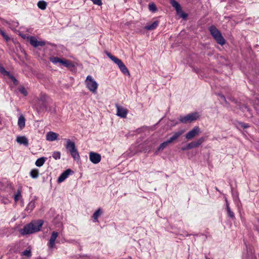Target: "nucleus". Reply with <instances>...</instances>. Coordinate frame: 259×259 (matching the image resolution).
<instances>
[{"label":"nucleus","instance_id":"nucleus-1","mask_svg":"<svg viewBox=\"0 0 259 259\" xmlns=\"http://www.w3.org/2000/svg\"><path fill=\"white\" fill-rule=\"evenodd\" d=\"M43 224L44 221L42 220L32 221L30 223L24 226L23 229H20L19 232L22 235L37 232L40 230Z\"/></svg>","mask_w":259,"mask_h":259},{"label":"nucleus","instance_id":"nucleus-2","mask_svg":"<svg viewBox=\"0 0 259 259\" xmlns=\"http://www.w3.org/2000/svg\"><path fill=\"white\" fill-rule=\"evenodd\" d=\"M66 142V148L69 151L71 156L75 160L80 159V156L74 142L69 139H65Z\"/></svg>","mask_w":259,"mask_h":259},{"label":"nucleus","instance_id":"nucleus-3","mask_svg":"<svg viewBox=\"0 0 259 259\" xmlns=\"http://www.w3.org/2000/svg\"><path fill=\"white\" fill-rule=\"evenodd\" d=\"M106 55L115 64L118 66L120 71L124 74L130 75V72L127 68L125 66V65L120 59L113 56L111 53L109 52H106Z\"/></svg>","mask_w":259,"mask_h":259},{"label":"nucleus","instance_id":"nucleus-4","mask_svg":"<svg viewBox=\"0 0 259 259\" xmlns=\"http://www.w3.org/2000/svg\"><path fill=\"white\" fill-rule=\"evenodd\" d=\"M210 34L216 40L218 44L221 45H224L225 44V40L223 37L220 31L214 25H212L209 28Z\"/></svg>","mask_w":259,"mask_h":259},{"label":"nucleus","instance_id":"nucleus-5","mask_svg":"<svg viewBox=\"0 0 259 259\" xmlns=\"http://www.w3.org/2000/svg\"><path fill=\"white\" fill-rule=\"evenodd\" d=\"M199 117L198 112H195L186 116H180L179 117L180 122L187 123H190L193 121L196 120Z\"/></svg>","mask_w":259,"mask_h":259},{"label":"nucleus","instance_id":"nucleus-6","mask_svg":"<svg viewBox=\"0 0 259 259\" xmlns=\"http://www.w3.org/2000/svg\"><path fill=\"white\" fill-rule=\"evenodd\" d=\"M87 88L92 93H96L98 84L91 75L87 76L85 80Z\"/></svg>","mask_w":259,"mask_h":259},{"label":"nucleus","instance_id":"nucleus-7","mask_svg":"<svg viewBox=\"0 0 259 259\" xmlns=\"http://www.w3.org/2000/svg\"><path fill=\"white\" fill-rule=\"evenodd\" d=\"M50 61L55 64L59 63L61 65L66 67H71L73 66V64L70 61L60 59L58 57H51L50 58Z\"/></svg>","mask_w":259,"mask_h":259},{"label":"nucleus","instance_id":"nucleus-8","mask_svg":"<svg viewBox=\"0 0 259 259\" xmlns=\"http://www.w3.org/2000/svg\"><path fill=\"white\" fill-rule=\"evenodd\" d=\"M200 132L201 131L199 127L195 126L186 134L185 138L188 140H190L198 136Z\"/></svg>","mask_w":259,"mask_h":259},{"label":"nucleus","instance_id":"nucleus-9","mask_svg":"<svg viewBox=\"0 0 259 259\" xmlns=\"http://www.w3.org/2000/svg\"><path fill=\"white\" fill-rule=\"evenodd\" d=\"M89 159L93 163L98 164L101 161V156L99 153L91 152L89 153Z\"/></svg>","mask_w":259,"mask_h":259},{"label":"nucleus","instance_id":"nucleus-10","mask_svg":"<svg viewBox=\"0 0 259 259\" xmlns=\"http://www.w3.org/2000/svg\"><path fill=\"white\" fill-rule=\"evenodd\" d=\"M117 109L116 115L122 118H125L128 113L127 110L121 106H119L117 104H115Z\"/></svg>","mask_w":259,"mask_h":259},{"label":"nucleus","instance_id":"nucleus-11","mask_svg":"<svg viewBox=\"0 0 259 259\" xmlns=\"http://www.w3.org/2000/svg\"><path fill=\"white\" fill-rule=\"evenodd\" d=\"M30 44L31 46H32L34 48H37L39 46L42 47L44 46L46 44L45 42L44 41H38L37 39L34 36H31L29 38Z\"/></svg>","mask_w":259,"mask_h":259},{"label":"nucleus","instance_id":"nucleus-12","mask_svg":"<svg viewBox=\"0 0 259 259\" xmlns=\"http://www.w3.org/2000/svg\"><path fill=\"white\" fill-rule=\"evenodd\" d=\"M73 171L70 169H67L62 172L58 179V182H63L70 174H73Z\"/></svg>","mask_w":259,"mask_h":259},{"label":"nucleus","instance_id":"nucleus-13","mask_svg":"<svg viewBox=\"0 0 259 259\" xmlns=\"http://www.w3.org/2000/svg\"><path fill=\"white\" fill-rule=\"evenodd\" d=\"M59 134L53 132H49L47 133L46 140L52 142L58 139Z\"/></svg>","mask_w":259,"mask_h":259},{"label":"nucleus","instance_id":"nucleus-14","mask_svg":"<svg viewBox=\"0 0 259 259\" xmlns=\"http://www.w3.org/2000/svg\"><path fill=\"white\" fill-rule=\"evenodd\" d=\"M58 236V233L57 232H53L49 240V246L50 248H53L55 245V242Z\"/></svg>","mask_w":259,"mask_h":259},{"label":"nucleus","instance_id":"nucleus-15","mask_svg":"<svg viewBox=\"0 0 259 259\" xmlns=\"http://www.w3.org/2000/svg\"><path fill=\"white\" fill-rule=\"evenodd\" d=\"M16 141L20 144L24 145L26 147L28 146V140L25 136L17 137Z\"/></svg>","mask_w":259,"mask_h":259},{"label":"nucleus","instance_id":"nucleus-16","mask_svg":"<svg viewBox=\"0 0 259 259\" xmlns=\"http://www.w3.org/2000/svg\"><path fill=\"white\" fill-rule=\"evenodd\" d=\"M159 22L158 20H156L152 23L147 24L145 28L148 30H152L155 29L159 25Z\"/></svg>","mask_w":259,"mask_h":259},{"label":"nucleus","instance_id":"nucleus-17","mask_svg":"<svg viewBox=\"0 0 259 259\" xmlns=\"http://www.w3.org/2000/svg\"><path fill=\"white\" fill-rule=\"evenodd\" d=\"M184 132V130L179 131L174 133L173 135L168 139L170 143L177 140Z\"/></svg>","mask_w":259,"mask_h":259},{"label":"nucleus","instance_id":"nucleus-18","mask_svg":"<svg viewBox=\"0 0 259 259\" xmlns=\"http://www.w3.org/2000/svg\"><path fill=\"white\" fill-rule=\"evenodd\" d=\"M18 125L19 128L22 130L23 129L25 126V118L24 116L22 115H21L19 118L18 121Z\"/></svg>","mask_w":259,"mask_h":259},{"label":"nucleus","instance_id":"nucleus-19","mask_svg":"<svg viewBox=\"0 0 259 259\" xmlns=\"http://www.w3.org/2000/svg\"><path fill=\"white\" fill-rule=\"evenodd\" d=\"M225 200H226V210L227 212V214L230 218H231L232 219H234L235 218L234 213L232 211H231V208L229 206V204L228 201L227 200V199H226Z\"/></svg>","mask_w":259,"mask_h":259},{"label":"nucleus","instance_id":"nucleus-20","mask_svg":"<svg viewBox=\"0 0 259 259\" xmlns=\"http://www.w3.org/2000/svg\"><path fill=\"white\" fill-rule=\"evenodd\" d=\"M170 3L173 7H174L176 10L178 12L181 10V7L180 4L175 0H169Z\"/></svg>","mask_w":259,"mask_h":259},{"label":"nucleus","instance_id":"nucleus-21","mask_svg":"<svg viewBox=\"0 0 259 259\" xmlns=\"http://www.w3.org/2000/svg\"><path fill=\"white\" fill-rule=\"evenodd\" d=\"M102 211L100 208H98L93 214V221L96 222L98 221V218L101 215Z\"/></svg>","mask_w":259,"mask_h":259},{"label":"nucleus","instance_id":"nucleus-22","mask_svg":"<svg viewBox=\"0 0 259 259\" xmlns=\"http://www.w3.org/2000/svg\"><path fill=\"white\" fill-rule=\"evenodd\" d=\"M46 158L44 157L38 158L35 161V165L38 167L42 166L46 161Z\"/></svg>","mask_w":259,"mask_h":259},{"label":"nucleus","instance_id":"nucleus-23","mask_svg":"<svg viewBox=\"0 0 259 259\" xmlns=\"http://www.w3.org/2000/svg\"><path fill=\"white\" fill-rule=\"evenodd\" d=\"M170 143H171L170 142L169 140H167V141H164V142L160 144V145H159V147L157 149V151L163 150Z\"/></svg>","mask_w":259,"mask_h":259},{"label":"nucleus","instance_id":"nucleus-24","mask_svg":"<svg viewBox=\"0 0 259 259\" xmlns=\"http://www.w3.org/2000/svg\"><path fill=\"white\" fill-rule=\"evenodd\" d=\"M30 177L33 179H36L39 176V171L37 169H33L30 172Z\"/></svg>","mask_w":259,"mask_h":259},{"label":"nucleus","instance_id":"nucleus-25","mask_svg":"<svg viewBox=\"0 0 259 259\" xmlns=\"http://www.w3.org/2000/svg\"><path fill=\"white\" fill-rule=\"evenodd\" d=\"M37 6L38 7L41 9V10H45L46 8L47 7V3L44 1H40L37 3Z\"/></svg>","mask_w":259,"mask_h":259},{"label":"nucleus","instance_id":"nucleus-26","mask_svg":"<svg viewBox=\"0 0 259 259\" xmlns=\"http://www.w3.org/2000/svg\"><path fill=\"white\" fill-rule=\"evenodd\" d=\"M35 207V202L33 201H30L27 205L26 210L31 211Z\"/></svg>","mask_w":259,"mask_h":259},{"label":"nucleus","instance_id":"nucleus-27","mask_svg":"<svg viewBox=\"0 0 259 259\" xmlns=\"http://www.w3.org/2000/svg\"><path fill=\"white\" fill-rule=\"evenodd\" d=\"M205 140V138L204 137H202L198 139L196 141H195L196 147H198L200 145H201Z\"/></svg>","mask_w":259,"mask_h":259},{"label":"nucleus","instance_id":"nucleus-28","mask_svg":"<svg viewBox=\"0 0 259 259\" xmlns=\"http://www.w3.org/2000/svg\"><path fill=\"white\" fill-rule=\"evenodd\" d=\"M21 197L22 196L21 194V191L20 190H18L14 196L15 201L17 202Z\"/></svg>","mask_w":259,"mask_h":259},{"label":"nucleus","instance_id":"nucleus-29","mask_svg":"<svg viewBox=\"0 0 259 259\" xmlns=\"http://www.w3.org/2000/svg\"><path fill=\"white\" fill-rule=\"evenodd\" d=\"M19 91L24 96H26L28 94L27 91L24 87H20L19 88Z\"/></svg>","mask_w":259,"mask_h":259},{"label":"nucleus","instance_id":"nucleus-30","mask_svg":"<svg viewBox=\"0 0 259 259\" xmlns=\"http://www.w3.org/2000/svg\"><path fill=\"white\" fill-rule=\"evenodd\" d=\"M52 156L55 159H59L61 157V153L59 151H55L53 152Z\"/></svg>","mask_w":259,"mask_h":259},{"label":"nucleus","instance_id":"nucleus-31","mask_svg":"<svg viewBox=\"0 0 259 259\" xmlns=\"http://www.w3.org/2000/svg\"><path fill=\"white\" fill-rule=\"evenodd\" d=\"M149 9L150 11L155 12L157 10L156 7L154 3L149 4Z\"/></svg>","mask_w":259,"mask_h":259},{"label":"nucleus","instance_id":"nucleus-32","mask_svg":"<svg viewBox=\"0 0 259 259\" xmlns=\"http://www.w3.org/2000/svg\"><path fill=\"white\" fill-rule=\"evenodd\" d=\"M196 145L195 143V141H193L190 142L187 144V148H189L190 149H193L194 148H196Z\"/></svg>","mask_w":259,"mask_h":259},{"label":"nucleus","instance_id":"nucleus-33","mask_svg":"<svg viewBox=\"0 0 259 259\" xmlns=\"http://www.w3.org/2000/svg\"><path fill=\"white\" fill-rule=\"evenodd\" d=\"M0 33L7 41L10 40V37L4 31L1 30Z\"/></svg>","mask_w":259,"mask_h":259},{"label":"nucleus","instance_id":"nucleus-34","mask_svg":"<svg viewBox=\"0 0 259 259\" xmlns=\"http://www.w3.org/2000/svg\"><path fill=\"white\" fill-rule=\"evenodd\" d=\"M249 126V125L247 123H243V122H239L238 123V127H240L243 128H246L248 127Z\"/></svg>","mask_w":259,"mask_h":259},{"label":"nucleus","instance_id":"nucleus-35","mask_svg":"<svg viewBox=\"0 0 259 259\" xmlns=\"http://www.w3.org/2000/svg\"><path fill=\"white\" fill-rule=\"evenodd\" d=\"M22 254L27 257H29L31 255V252L29 250H26L22 252Z\"/></svg>","mask_w":259,"mask_h":259},{"label":"nucleus","instance_id":"nucleus-36","mask_svg":"<svg viewBox=\"0 0 259 259\" xmlns=\"http://www.w3.org/2000/svg\"><path fill=\"white\" fill-rule=\"evenodd\" d=\"M0 71L5 74V75H10V73L9 72H8L7 71H6L5 68L4 67H0Z\"/></svg>","mask_w":259,"mask_h":259},{"label":"nucleus","instance_id":"nucleus-37","mask_svg":"<svg viewBox=\"0 0 259 259\" xmlns=\"http://www.w3.org/2000/svg\"><path fill=\"white\" fill-rule=\"evenodd\" d=\"M10 78L12 79V80L13 81V83L15 84H17L18 83V81L13 76H12V75H11L10 74L9 75H8Z\"/></svg>","mask_w":259,"mask_h":259},{"label":"nucleus","instance_id":"nucleus-38","mask_svg":"<svg viewBox=\"0 0 259 259\" xmlns=\"http://www.w3.org/2000/svg\"><path fill=\"white\" fill-rule=\"evenodd\" d=\"M190 149L189 148H187V145L185 147H182L181 150L182 151H186L187 150Z\"/></svg>","mask_w":259,"mask_h":259},{"label":"nucleus","instance_id":"nucleus-39","mask_svg":"<svg viewBox=\"0 0 259 259\" xmlns=\"http://www.w3.org/2000/svg\"><path fill=\"white\" fill-rule=\"evenodd\" d=\"M219 96H220V97H221V98L222 99H223V100H224L225 101H226V98H225V96H224L223 95H222V94H220V95H219Z\"/></svg>","mask_w":259,"mask_h":259},{"label":"nucleus","instance_id":"nucleus-40","mask_svg":"<svg viewBox=\"0 0 259 259\" xmlns=\"http://www.w3.org/2000/svg\"><path fill=\"white\" fill-rule=\"evenodd\" d=\"M182 17L183 18H186V17H187V15L186 14H183L182 15Z\"/></svg>","mask_w":259,"mask_h":259},{"label":"nucleus","instance_id":"nucleus-41","mask_svg":"<svg viewBox=\"0 0 259 259\" xmlns=\"http://www.w3.org/2000/svg\"><path fill=\"white\" fill-rule=\"evenodd\" d=\"M43 110H47V107L46 106H44V108Z\"/></svg>","mask_w":259,"mask_h":259},{"label":"nucleus","instance_id":"nucleus-42","mask_svg":"<svg viewBox=\"0 0 259 259\" xmlns=\"http://www.w3.org/2000/svg\"><path fill=\"white\" fill-rule=\"evenodd\" d=\"M205 258H206V259H210L209 258H208V257H206V256L205 257Z\"/></svg>","mask_w":259,"mask_h":259},{"label":"nucleus","instance_id":"nucleus-43","mask_svg":"<svg viewBox=\"0 0 259 259\" xmlns=\"http://www.w3.org/2000/svg\"><path fill=\"white\" fill-rule=\"evenodd\" d=\"M215 189L217 190V191H219L218 189L217 188H215Z\"/></svg>","mask_w":259,"mask_h":259},{"label":"nucleus","instance_id":"nucleus-44","mask_svg":"<svg viewBox=\"0 0 259 259\" xmlns=\"http://www.w3.org/2000/svg\"><path fill=\"white\" fill-rule=\"evenodd\" d=\"M44 97H45V96H42V97H41V98L42 99V98H44Z\"/></svg>","mask_w":259,"mask_h":259}]
</instances>
